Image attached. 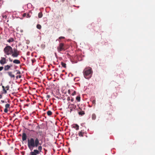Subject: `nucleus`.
<instances>
[{"instance_id":"37","label":"nucleus","mask_w":155,"mask_h":155,"mask_svg":"<svg viewBox=\"0 0 155 155\" xmlns=\"http://www.w3.org/2000/svg\"><path fill=\"white\" fill-rule=\"evenodd\" d=\"M3 18H7V16L6 15H5L3 16Z\"/></svg>"},{"instance_id":"6","label":"nucleus","mask_w":155,"mask_h":155,"mask_svg":"<svg viewBox=\"0 0 155 155\" xmlns=\"http://www.w3.org/2000/svg\"><path fill=\"white\" fill-rule=\"evenodd\" d=\"M12 56L14 58H16L18 57L19 55V51L15 48H14L12 52Z\"/></svg>"},{"instance_id":"8","label":"nucleus","mask_w":155,"mask_h":155,"mask_svg":"<svg viewBox=\"0 0 155 155\" xmlns=\"http://www.w3.org/2000/svg\"><path fill=\"white\" fill-rule=\"evenodd\" d=\"M6 63V59L5 58L1 57V59L0 60V63L2 65H4Z\"/></svg>"},{"instance_id":"33","label":"nucleus","mask_w":155,"mask_h":155,"mask_svg":"<svg viewBox=\"0 0 155 155\" xmlns=\"http://www.w3.org/2000/svg\"><path fill=\"white\" fill-rule=\"evenodd\" d=\"M3 67L2 66L0 67V71H1L3 69Z\"/></svg>"},{"instance_id":"43","label":"nucleus","mask_w":155,"mask_h":155,"mask_svg":"<svg viewBox=\"0 0 155 155\" xmlns=\"http://www.w3.org/2000/svg\"><path fill=\"white\" fill-rule=\"evenodd\" d=\"M44 150H45V153H46V152L47 151V150H45V149H44Z\"/></svg>"},{"instance_id":"10","label":"nucleus","mask_w":155,"mask_h":155,"mask_svg":"<svg viewBox=\"0 0 155 155\" xmlns=\"http://www.w3.org/2000/svg\"><path fill=\"white\" fill-rule=\"evenodd\" d=\"M79 109L81 110V111L78 112L79 114L81 116H82L84 115L85 114L84 111L82 110L80 108H79Z\"/></svg>"},{"instance_id":"45","label":"nucleus","mask_w":155,"mask_h":155,"mask_svg":"<svg viewBox=\"0 0 155 155\" xmlns=\"http://www.w3.org/2000/svg\"><path fill=\"white\" fill-rule=\"evenodd\" d=\"M81 124V126H83V124Z\"/></svg>"},{"instance_id":"23","label":"nucleus","mask_w":155,"mask_h":155,"mask_svg":"<svg viewBox=\"0 0 155 155\" xmlns=\"http://www.w3.org/2000/svg\"><path fill=\"white\" fill-rule=\"evenodd\" d=\"M10 105L9 104H6V105H5V108L8 109V108L10 107Z\"/></svg>"},{"instance_id":"12","label":"nucleus","mask_w":155,"mask_h":155,"mask_svg":"<svg viewBox=\"0 0 155 155\" xmlns=\"http://www.w3.org/2000/svg\"><path fill=\"white\" fill-rule=\"evenodd\" d=\"M13 62L16 64H20V61L18 59H15L13 61Z\"/></svg>"},{"instance_id":"14","label":"nucleus","mask_w":155,"mask_h":155,"mask_svg":"<svg viewBox=\"0 0 155 155\" xmlns=\"http://www.w3.org/2000/svg\"><path fill=\"white\" fill-rule=\"evenodd\" d=\"M14 41V39L13 38H10L9 39H8L7 41V42H8L9 43H11V42H13Z\"/></svg>"},{"instance_id":"28","label":"nucleus","mask_w":155,"mask_h":155,"mask_svg":"<svg viewBox=\"0 0 155 155\" xmlns=\"http://www.w3.org/2000/svg\"><path fill=\"white\" fill-rule=\"evenodd\" d=\"M21 75H18L16 76V79H18V78H21Z\"/></svg>"},{"instance_id":"42","label":"nucleus","mask_w":155,"mask_h":155,"mask_svg":"<svg viewBox=\"0 0 155 155\" xmlns=\"http://www.w3.org/2000/svg\"><path fill=\"white\" fill-rule=\"evenodd\" d=\"M9 65V66H10V68L12 66V65H11V64H10V65Z\"/></svg>"},{"instance_id":"4","label":"nucleus","mask_w":155,"mask_h":155,"mask_svg":"<svg viewBox=\"0 0 155 155\" xmlns=\"http://www.w3.org/2000/svg\"><path fill=\"white\" fill-rule=\"evenodd\" d=\"M42 147L41 146H39L38 147V150L35 149L33 151L31 152L30 155H37L40 153L41 152Z\"/></svg>"},{"instance_id":"26","label":"nucleus","mask_w":155,"mask_h":155,"mask_svg":"<svg viewBox=\"0 0 155 155\" xmlns=\"http://www.w3.org/2000/svg\"><path fill=\"white\" fill-rule=\"evenodd\" d=\"M15 71H17L16 74H21V72L20 71L18 70H16Z\"/></svg>"},{"instance_id":"46","label":"nucleus","mask_w":155,"mask_h":155,"mask_svg":"<svg viewBox=\"0 0 155 155\" xmlns=\"http://www.w3.org/2000/svg\"><path fill=\"white\" fill-rule=\"evenodd\" d=\"M5 57H6V55H5Z\"/></svg>"},{"instance_id":"24","label":"nucleus","mask_w":155,"mask_h":155,"mask_svg":"<svg viewBox=\"0 0 155 155\" xmlns=\"http://www.w3.org/2000/svg\"><path fill=\"white\" fill-rule=\"evenodd\" d=\"M31 61L32 63V65H33V64L34 63H35L36 61V60L35 58H33V59H31Z\"/></svg>"},{"instance_id":"20","label":"nucleus","mask_w":155,"mask_h":155,"mask_svg":"<svg viewBox=\"0 0 155 155\" xmlns=\"http://www.w3.org/2000/svg\"><path fill=\"white\" fill-rule=\"evenodd\" d=\"M74 127L75 128L76 130H78L79 129V126L78 124H75V126Z\"/></svg>"},{"instance_id":"17","label":"nucleus","mask_w":155,"mask_h":155,"mask_svg":"<svg viewBox=\"0 0 155 155\" xmlns=\"http://www.w3.org/2000/svg\"><path fill=\"white\" fill-rule=\"evenodd\" d=\"M84 133L82 131H79L78 133L79 136L80 137H83Z\"/></svg>"},{"instance_id":"13","label":"nucleus","mask_w":155,"mask_h":155,"mask_svg":"<svg viewBox=\"0 0 155 155\" xmlns=\"http://www.w3.org/2000/svg\"><path fill=\"white\" fill-rule=\"evenodd\" d=\"M10 68V66L9 65H5L4 67V70L5 71H7Z\"/></svg>"},{"instance_id":"40","label":"nucleus","mask_w":155,"mask_h":155,"mask_svg":"<svg viewBox=\"0 0 155 155\" xmlns=\"http://www.w3.org/2000/svg\"><path fill=\"white\" fill-rule=\"evenodd\" d=\"M1 101L2 103H4L5 102V101L3 100H1Z\"/></svg>"},{"instance_id":"38","label":"nucleus","mask_w":155,"mask_h":155,"mask_svg":"<svg viewBox=\"0 0 155 155\" xmlns=\"http://www.w3.org/2000/svg\"><path fill=\"white\" fill-rule=\"evenodd\" d=\"M74 101V99L73 98H72L71 99V101L72 102L73 101Z\"/></svg>"},{"instance_id":"44","label":"nucleus","mask_w":155,"mask_h":155,"mask_svg":"<svg viewBox=\"0 0 155 155\" xmlns=\"http://www.w3.org/2000/svg\"><path fill=\"white\" fill-rule=\"evenodd\" d=\"M9 60L10 61H12V60H11L10 59H9Z\"/></svg>"},{"instance_id":"31","label":"nucleus","mask_w":155,"mask_h":155,"mask_svg":"<svg viewBox=\"0 0 155 155\" xmlns=\"http://www.w3.org/2000/svg\"><path fill=\"white\" fill-rule=\"evenodd\" d=\"M26 16H27V13H24L23 15V17H26Z\"/></svg>"},{"instance_id":"32","label":"nucleus","mask_w":155,"mask_h":155,"mask_svg":"<svg viewBox=\"0 0 155 155\" xmlns=\"http://www.w3.org/2000/svg\"><path fill=\"white\" fill-rule=\"evenodd\" d=\"M65 38L64 37H62V36H61L59 38V39H64Z\"/></svg>"},{"instance_id":"39","label":"nucleus","mask_w":155,"mask_h":155,"mask_svg":"<svg viewBox=\"0 0 155 155\" xmlns=\"http://www.w3.org/2000/svg\"><path fill=\"white\" fill-rule=\"evenodd\" d=\"M47 97L48 98H49L50 97V96L49 95H47Z\"/></svg>"},{"instance_id":"15","label":"nucleus","mask_w":155,"mask_h":155,"mask_svg":"<svg viewBox=\"0 0 155 155\" xmlns=\"http://www.w3.org/2000/svg\"><path fill=\"white\" fill-rule=\"evenodd\" d=\"M61 64L63 67L64 68H66V64L65 63H64L62 62H61Z\"/></svg>"},{"instance_id":"22","label":"nucleus","mask_w":155,"mask_h":155,"mask_svg":"<svg viewBox=\"0 0 155 155\" xmlns=\"http://www.w3.org/2000/svg\"><path fill=\"white\" fill-rule=\"evenodd\" d=\"M41 25L39 24H38L37 25V28L39 29H40L41 28Z\"/></svg>"},{"instance_id":"19","label":"nucleus","mask_w":155,"mask_h":155,"mask_svg":"<svg viewBox=\"0 0 155 155\" xmlns=\"http://www.w3.org/2000/svg\"><path fill=\"white\" fill-rule=\"evenodd\" d=\"M43 16V14L42 12H39L38 14V17L39 18H41Z\"/></svg>"},{"instance_id":"29","label":"nucleus","mask_w":155,"mask_h":155,"mask_svg":"<svg viewBox=\"0 0 155 155\" xmlns=\"http://www.w3.org/2000/svg\"><path fill=\"white\" fill-rule=\"evenodd\" d=\"M8 110L7 109V108H5L4 109V111L5 113H7L8 112Z\"/></svg>"},{"instance_id":"25","label":"nucleus","mask_w":155,"mask_h":155,"mask_svg":"<svg viewBox=\"0 0 155 155\" xmlns=\"http://www.w3.org/2000/svg\"><path fill=\"white\" fill-rule=\"evenodd\" d=\"M71 105V107H72V108L74 109H75L76 107V105H74V104H72Z\"/></svg>"},{"instance_id":"3","label":"nucleus","mask_w":155,"mask_h":155,"mask_svg":"<svg viewBox=\"0 0 155 155\" xmlns=\"http://www.w3.org/2000/svg\"><path fill=\"white\" fill-rule=\"evenodd\" d=\"M3 51L5 54L7 55L12 54L13 52L12 48L10 46H7L4 48Z\"/></svg>"},{"instance_id":"21","label":"nucleus","mask_w":155,"mask_h":155,"mask_svg":"<svg viewBox=\"0 0 155 155\" xmlns=\"http://www.w3.org/2000/svg\"><path fill=\"white\" fill-rule=\"evenodd\" d=\"M81 97L80 96H78L76 97V100L80 102L81 100Z\"/></svg>"},{"instance_id":"7","label":"nucleus","mask_w":155,"mask_h":155,"mask_svg":"<svg viewBox=\"0 0 155 155\" xmlns=\"http://www.w3.org/2000/svg\"><path fill=\"white\" fill-rule=\"evenodd\" d=\"M9 86L7 85L5 87V86H2V88H3V90L4 91L5 94H6L7 93V90H9Z\"/></svg>"},{"instance_id":"16","label":"nucleus","mask_w":155,"mask_h":155,"mask_svg":"<svg viewBox=\"0 0 155 155\" xmlns=\"http://www.w3.org/2000/svg\"><path fill=\"white\" fill-rule=\"evenodd\" d=\"M96 115L95 114H92V118L93 120H95L96 118Z\"/></svg>"},{"instance_id":"30","label":"nucleus","mask_w":155,"mask_h":155,"mask_svg":"<svg viewBox=\"0 0 155 155\" xmlns=\"http://www.w3.org/2000/svg\"><path fill=\"white\" fill-rule=\"evenodd\" d=\"M76 93V91H74L71 94V95L72 96H74V95Z\"/></svg>"},{"instance_id":"34","label":"nucleus","mask_w":155,"mask_h":155,"mask_svg":"<svg viewBox=\"0 0 155 155\" xmlns=\"http://www.w3.org/2000/svg\"><path fill=\"white\" fill-rule=\"evenodd\" d=\"M92 103L93 104H94V105L96 104V101L95 100H93L92 101Z\"/></svg>"},{"instance_id":"1","label":"nucleus","mask_w":155,"mask_h":155,"mask_svg":"<svg viewBox=\"0 0 155 155\" xmlns=\"http://www.w3.org/2000/svg\"><path fill=\"white\" fill-rule=\"evenodd\" d=\"M39 145L41 146V144L39 143V139L38 138H36L35 140L33 138H31L28 140V147L31 150H32L35 147H38Z\"/></svg>"},{"instance_id":"9","label":"nucleus","mask_w":155,"mask_h":155,"mask_svg":"<svg viewBox=\"0 0 155 155\" xmlns=\"http://www.w3.org/2000/svg\"><path fill=\"white\" fill-rule=\"evenodd\" d=\"M27 136L26 134L25 133H23L22 135V140L23 141L27 139Z\"/></svg>"},{"instance_id":"27","label":"nucleus","mask_w":155,"mask_h":155,"mask_svg":"<svg viewBox=\"0 0 155 155\" xmlns=\"http://www.w3.org/2000/svg\"><path fill=\"white\" fill-rule=\"evenodd\" d=\"M31 17V15H30L29 13L27 14L26 17L27 18H29Z\"/></svg>"},{"instance_id":"35","label":"nucleus","mask_w":155,"mask_h":155,"mask_svg":"<svg viewBox=\"0 0 155 155\" xmlns=\"http://www.w3.org/2000/svg\"><path fill=\"white\" fill-rule=\"evenodd\" d=\"M67 100L68 101H69L70 100V98L69 97H68L67 98Z\"/></svg>"},{"instance_id":"41","label":"nucleus","mask_w":155,"mask_h":155,"mask_svg":"<svg viewBox=\"0 0 155 155\" xmlns=\"http://www.w3.org/2000/svg\"><path fill=\"white\" fill-rule=\"evenodd\" d=\"M2 96L0 94V99L2 98Z\"/></svg>"},{"instance_id":"18","label":"nucleus","mask_w":155,"mask_h":155,"mask_svg":"<svg viewBox=\"0 0 155 155\" xmlns=\"http://www.w3.org/2000/svg\"><path fill=\"white\" fill-rule=\"evenodd\" d=\"M47 114L48 116H50L52 114V112L50 110H48L47 112Z\"/></svg>"},{"instance_id":"2","label":"nucleus","mask_w":155,"mask_h":155,"mask_svg":"<svg viewBox=\"0 0 155 155\" xmlns=\"http://www.w3.org/2000/svg\"><path fill=\"white\" fill-rule=\"evenodd\" d=\"M84 76L87 79L90 78L92 73V71L91 68H86L83 71Z\"/></svg>"},{"instance_id":"36","label":"nucleus","mask_w":155,"mask_h":155,"mask_svg":"<svg viewBox=\"0 0 155 155\" xmlns=\"http://www.w3.org/2000/svg\"><path fill=\"white\" fill-rule=\"evenodd\" d=\"M68 93H69V94H70V93H71V91L70 90H68Z\"/></svg>"},{"instance_id":"11","label":"nucleus","mask_w":155,"mask_h":155,"mask_svg":"<svg viewBox=\"0 0 155 155\" xmlns=\"http://www.w3.org/2000/svg\"><path fill=\"white\" fill-rule=\"evenodd\" d=\"M8 75L12 78H14L15 76L14 75L12 74V73L11 72H8Z\"/></svg>"},{"instance_id":"5","label":"nucleus","mask_w":155,"mask_h":155,"mask_svg":"<svg viewBox=\"0 0 155 155\" xmlns=\"http://www.w3.org/2000/svg\"><path fill=\"white\" fill-rule=\"evenodd\" d=\"M57 49L59 52L65 50L64 44L62 43H60Z\"/></svg>"}]
</instances>
